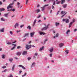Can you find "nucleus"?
<instances>
[{"label":"nucleus","instance_id":"nucleus-32","mask_svg":"<svg viewBox=\"0 0 77 77\" xmlns=\"http://www.w3.org/2000/svg\"><path fill=\"white\" fill-rule=\"evenodd\" d=\"M65 52L67 54H68V53H69V51H68V50H66Z\"/></svg>","mask_w":77,"mask_h":77},{"label":"nucleus","instance_id":"nucleus-50","mask_svg":"<svg viewBox=\"0 0 77 77\" xmlns=\"http://www.w3.org/2000/svg\"><path fill=\"white\" fill-rule=\"evenodd\" d=\"M2 2H0V5H2Z\"/></svg>","mask_w":77,"mask_h":77},{"label":"nucleus","instance_id":"nucleus-16","mask_svg":"<svg viewBox=\"0 0 77 77\" xmlns=\"http://www.w3.org/2000/svg\"><path fill=\"white\" fill-rule=\"evenodd\" d=\"M36 20L35 19L34 20V21L33 23V24H32V26H34V25H35V24H36Z\"/></svg>","mask_w":77,"mask_h":77},{"label":"nucleus","instance_id":"nucleus-29","mask_svg":"<svg viewBox=\"0 0 77 77\" xmlns=\"http://www.w3.org/2000/svg\"><path fill=\"white\" fill-rule=\"evenodd\" d=\"M14 68H15V65H14L13 66V67H12V68L13 71H14Z\"/></svg>","mask_w":77,"mask_h":77},{"label":"nucleus","instance_id":"nucleus-7","mask_svg":"<svg viewBox=\"0 0 77 77\" xmlns=\"http://www.w3.org/2000/svg\"><path fill=\"white\" fill-rule=\"evenodd\" d=\"M39 33L40 35H45V33L44 32H43L40 31L39 32Z\"/></svg>","mask_w":77,"mask_h":77},{"label":"nucleus","instance_id":"nucleus-25","mask_svg":"<svg viewBox=\"0 0 77 77\" xmlns=\"http://www.w3.org/2000/svg\"><path fill=\"white\" fill-rule=\"evenodd\" d=\"M35 63L34 62L32 63V66H31V67L32 68L33 67L32 66H35Z\"/></svg>","mask_w":77,"mask_h":77},{"label":"nucleus","instance_id":"nucleus-20","mask_svg":"<svg viewBox=\"0 0 77 77\" xmlns=\"http://www.w3.org/2000/svg\"><path fill=\"white\" fill-rule=\"evenodd\" d=\"M40 10L39 9H38L37 10H35V11L37 12V13H38L40 11Z\"/></svg>","mask_w":77,"mask_h":77},{"label":"nucleus","instance_id":"nucleus-60","mask_svg":"<svg viewBox=\"0 0 77 77\" xmlns=\"http://www.w3.org/2000/svg\"><path fill=\"white\" fill-rule=\"evenodd\" d=\"M59 3H60L59 2H57V4H59Z\"/></svg>","mask_w":77,"mask_h":77},{"label":"nucleus","instance_id":"nucleus-27","mask_svg":"<svg viewBox=\"0 0 77 77\" xmlns=\"http://www.w3.org/2000/svg\"><path fill=\"white\" fill-rule=\"evenodd\" d=\"M28 29H29V30H31V27L30 26H29L27 27Z\"/></svg>","mask_w":77,"mask_h":77},{"label":"nucleus","instance_id":"nucleus-58","mask_svg":"<svg viewBox=\"0 0 77 77\" xmlns=\"http://www.w3.org/2000/svg\"><path fill=\"white\" fill-rule=\"evenodd\" d=\"M33 59H36V57H35V56L33 57Z\"/></svg>","mask_w":77,"mask_h":77},{"label":"nucleus","instance_id":"nucleus-2","mask_svg":"<svg viewBox=\"0 0 77 77\" xmlns=\"http://www.w3.org/2000/svg\"><path fill=\"white\" fill-rule=\"evenodd\" d=\"M63 21H65V23H68L69 22V19H63Z\"/></svg>","mask_w":77,"mask_h":77},{"label":"nucleus","instance_id":"nucleus-17","mask_svg":"<svg viewBox=\"0 0 77 77\" xmlns=\"http://www.w3.org/2000/svg\"><path fill=\"white\" fill-rule=\"evenodd\" d=\"M18 23H16L14 26L15 28H16V27H18Z\"/></svg>","mask_w":77,"mask_h":77},{"label":"nucleus","instance_id":"nucleus-61","mask_svg":"<svg viewBox=\"0 0 77 77\" xmlns=\"http://www.w3.org/2000/svg\"><path fill=\"white\" fill-rule=\"evenodd\" d=\"M20 3L18 2H17V5H20Z\"/></svg>","mask_w":77,"mask_h":77},{"label":"nucleus","instance_id":"nucleus-62","mask_svg":"<svg viewBox=\"0 0 77 77\" xmlns=\"http://www.w3.org/2000/svg\"><path fill=\"white\" fill-rule=\"evenodd\" d=\"M2 50H3L2 49V48H0V51H2Z\"/></svg>","mask_w":77,"mask_h":77},{"label":"nucleus","instance_id":"nucleus-8","mask_svg":"<svg viewBox=\"0 0 77 77\" xmlns=\"http://www.w3.org/2000/svg\"><path fill=\"white\" fill-rule=\"evenodd\" d=\"M17 55H18V56H20L21 54V52H18L16 53Z\"/></svg>","mask_w":77,"mask_h":77},{"label":"nucleus","instance_id":"nucleus-5","mask_svg":"<svg viewBox=\"0 0 77 77\" xmlns=\"http://www.w3.org/2000/svg\"><path fill=\"white\" fill-rule=\"evenodd\" d=\"M49 26V24H48L46 27H44L42 29V30H46L47 29H48V26Z\"/></svg>","mask_w":77,"mask_h":77},{"label":"nucleus","instance_id":"nucleus-26","mask_svg":"<svg viewBox=\"0 0 77 77\" xmlns=\"http://www.w3.org/2000/svg\"><path fill=\"white\" fill-rule=\"evenodd\" d=\"M0 32H4V28H3L2 29H1Z\"/></svg>","mask_w":77,"mask_h":77},{"label":"nucleus","instance_id":"nucleus-45","mask_svg":"<svg viewBox=\"0 0 77 77\" xmlns=\"http://www.w3.org/2000/svg\"><path fill=\"white\" fill-rule=\"evenodd\" d=\"M56 5V1H54L53 3V5Z\"/></svg>","mask_w":77,"mask_h":77},{"label":"nucleus","instance_id":"nucleus-54","mask_svg":"<svg viewBox=\"0 0 77 77\" xmlns=\"http://www.w3.org/2000/svg\"><path fill=\"white\" fill-rule=\"evenodd\" d=\"M46 41H47V39H45V41L44 42H46Z\"/></svg>","mask_w":77,"mask_h":77},{"label":"nucleus","instance_id":"nucleus-41","mask_svg":"<svg viewBox=\"0 0 77 77\" xmlns=\"http://www.w3.org/2000/svg\"><path fill=\"white\" fill-rule=\"evenodd\" d=\"M2 68H3V69H5L6 68V66H3L2 67Z\"/></svg>","mask_w":77,"mask_h":77},{"label":"nucleus","instance_id":"nucleus-42","mask_svg":"<svg viewBox=\"0 0 77 77\" xmlns=\"http://www.w3.org/2000/svg\"><path fill=\"white\" fill-rule=\"evenodd\" d=\"M28 2H29V0H26V5H27V3Z\"/></svg>","mask_w":77,"mask_h":77},{"label":"nucleus","instance_id":"nucleus-24","mask_svg":"<svg viewBox=\"0 0 77 77\" xmlns=\"http://www.w3.org/2000/svg\"><path fill=\"white\" fill-rule=\"evenodd\" d=\"M61 4H63V3H65V1L64 0H61Z\"/></svg>","mask_w":77,"mask_h":77},{"label":"nucleus","instance_id":"nucleus-28","mask_svg":"<svg viewBox=\"0 0 77 77\" xmlns=\"http://www.w3.org/2000/svg\"><path fill=\"white\" fill-rule=\"evenodd\" d=\"M8 13L4 14V16L5 17H8Z\"/></svg>","mask_w":77,"mask_h":77},{"label":"nucleus","instance_id":"nucleus-44","mask_svg":"<svg viewBox=\"0 0 77 77\" xmlns=\"http://www.w3.org/2000/svg\"><path fill=\"white\" fill-rule=\"evenodd\" d=\"M66 13H65L61 17H64V16H65V15H66Z\"/></svg>","mask_w":77,"mask_h":77},{"label":"nucleus","instance_id":"nucleus-10","mask_svg":"<svg viewBox=\"0 0 77 77\" xmlns=\"http://www.w3.org/2000/svg\"><path fill=\"white\" fill-rule=\"evenodd\" d=\"M34 34H35V32H31L30 34L31 37H33V35H34Z\"/></svg>","mask_w":77,"mask_h":77},{"label":"nucleus","instance_id":"nucleus-36","mask_svg":"<svg viewBox=\"0 0 77 77\" xmlns=\"http://www.w3.org/2000/svg\"><path fill=\"white\" fill-rule=\"evenodd\" d=\"M26 75H27V73H25V74L22 75V77H24V76H26Z\"/></svg>","mask_w":77,"mask_h":77},{"label":"nucleus","instance_id":"nucleus-9","mask_svg":"<svg viewBox=\"0 0 77 77\" xmlns=\"http://www.w3.org/2000/svg\"><path fill=\"white\" fill-rule=\"evenodd\" d=\"M19 67H22V68H23V69H26V68L24 67V66H22L21 65H20L18 66Z\"/></svg>","mask_w":77,"mask_h":77},{"label":"nucleus","instance_id":"nucleus-14","mask_svg":"<svg viewBox=\"0 0 77 77\" xmlns=\"http://www.w3.org/2000/svg\"><path fill=\"white\" fill-rule=\"evenodd\" d=\"M64 44L63 43H61L59 44V46L60 47H63V46L64 45Z\"/></svg>","mask_w":77,"mask_h":77},{"label":"nucleus","instance_id":"nucleus-56","mask_svg":"<svg viewBox=\"0 0 77 77\" xmlns=\"http://www.w3.org/2000/svg\"><path fill=\"white\" fill-rule=\"evenodd\" d=\"M41 21L40 20H39L38 21V23H40V22H41Z\"/></svg>","mask_w":77,"mask_h":77},{"label":"nucleus","instance_id":"nucleus-30","mask_svg":"<svg viewBox=\"0 0 77 77\" xmlns=\"http://www.w3.org/2000/svg\"><path fill=\"white\" fill-rule=\"evenodd\" d=\"M1 20H2V21H5V20L4 19V18L3 17L1 18Z\"/></svg>","mask_w":77,"mask_h":77},{"label":"nucleus","instance_id":"nucleus-15","mask_svg":"<svg viewBox=\"0 0 77 77\" xmlns=\"http://www.w3.org/2000/svg\"><path fill=\"white\" fill-rule=\"evenodd\" d=\"M44 46H42V48H40V49L39 50V51H42V50L44 49Z\"/></svg>","mask_w":77,"mask_h":77},{"label":"nucleus","instance_id":"nucleus-12","mask_svg":"<svg viewBox=\"0 0 77 77\" xmlns=\"http://www.w3.org/2000/svg\"><path fill=\"white\" fill-rule=\"evenodd\" d=\"M59 24H60V23L57 22H55V25L57 27L59 26Z\"/></svg>","mask_w":77,"mask_h":77},{"label":"nucleus","instance_id":"nucleus-13","mask_svg":"<svg viewBox=\"0 0 77 77\" xmlns=\"http://www.w3.org/2000/svg\"><path fill=\"white\" fill-rule=\"evenodd\" d=\"M27 53V51H24L23 53V55H26Z\"/></svg>","mask_w":77,"mask_h":77},{"label":"nucleus","instance_id":"nucleus-34","mask_svg":"<svg viewBox=\"0 0 77 77\" xmlns=\"http://www.w3.org/2000/svg\"><path fill=\"white\" fill-rule=\"evenodd\" d=\"M69 32H70V30L69 29L66 32V34H68V33H69Z\"/></svg>","mask_w":77,"mask_h":77},{"label":"nucleus","instance_id":"nucleus-19","mask_svg":"<svg viewBox=\"0 0 77 77\" xmlns=\"http://www.w3.org/2000/svg\"><path fill=\"white\" fill-rule=\"evenodd\" d=\"M66 14V13L65 11H62L61 13V15H63V14Z\"/></svg>","mask_w":77,"mask_h":77},{"label":"nucleus","instance_id":"nucleus-21","mask_svg":"<svg viewBox=\"0 0 77 77\" xmlns=\"http://www.w3.org/2000/svg\"><path fill=\"white\" fill-rule=\"evenodd\" d=\"M66 6H67V4H64L63 5V8H66Z\"/></svg>","mask_w":77,"mask_h":77},{"label":"nucleus","instance_id":"nucleus-53","mask_svg":"<svg viewBox=\"0 0 77 77\" xmlns=\"http://www.w3.org/2000/svg\"><path fill=\"white\" fill-rule=\"evenodd\" d=\"M59 12H60V11H58V12L57 13V15H58V14H59Z\"/></svg>","mask_w":77,"mask_h":77},{"label":"nucleus","instance_id":"nucleus-23","mask_svg":"<svg viewBox=\"0 0 77 77\" xmlns=\"http://www.w3.org/2000/svg\"><path fill=\"white\" fill-rule=\"evenodd\" d=\"M51 52H53V48H52L50 49L49 50Z\"/></svg>","mask_w":77,"mask_h":77},{"label":"nucleus","instance_id":"nucleus-39","mask_svg":"<svg viewBox=\"0 0 77 77\" xmlns=\"http://www.w3.org/2000/svg\"><path fill=\"white\" fill-rule=\"evenodd\" d=\"M21 48V47L20 46H18L17 47V49H19V48Z\"/></svg>","mask_w":77,"mask_h":77},{"label":"nucleus","instance_id":"nucleus-31","mask_svg":"<svg viewBox=\"0 0 77 77\" xmlns=\"http://www.w3.org/2000/svg\"><path fill=\"white\" fill-rule=\"evenodd\" d=\"M5 9L4 8H2L0 9V11H5Z\"/></svg>","mask_w":77,"mask_h":77},{"label":"nucleus","instance_id":"nucleus-35","mask_svg":"<svg viewBox=\"0 0 77 77\" xmlns=\"http://www.w3.org/2000/svg\"><path fill=\"white\" fill-rule=\"evenodd\" d=\"M2 59H5V55L3 54V55H2Z\"/></svg>","mask_w":77,"mask_h":77},{"label":"nucleus","instance_id":"nucleus-1","mask_svg":"<svg viewBox=\"0 0 77 77\" xmlns=\"http://www.w3.org/2000/svg\"><path fill=\"white\" fill-rule=\"evenodd\" d=\"M14 4V3L12 2L8 6L7 8V9H8L7 11H12V12H15V8H14L13 9H11L9 10V8H12V7L11 6L12 5H13Z\"/></svg>","mask_w":77,"mask_h":77},{"label":"nucleus","instance_id":"nucleus-43","mask_svg":"<svg viewBox=\"0 0 77 77\" xmlns=\"http://www.w3.org/2000/svg\"><path fill=\"white\" fill-rule=\"evenodd\" d=\"M31 59V58H30V57H28V60H30Z\"/></svg>","mask_w":77,"mask_h":77},{"label":"nucleus","instance_id":"nucleus-6","mask_svg":"<svg viewBox=\"0 0 77 77\" xmlns=\"http://www.w3.org/2000/svg\"><path fill=\"white\" fill-rule=\"evenodd\" d=\"M48 6V5H45L43 7H41L42 11H44V10L45 9V6Z\"/></svg>","mask_w":77,"mask_h":77},{"label":"nucleus","instance_id":"nucleus-52","mask_svg":"<svg viewBox=\"0 0 77 77\" xmlns=\"http://www.w3.org/2000/svg\"><path fill=\"white\" fill-rule=\"evenodd\" d=\"M50 57H52V54H50Z\"/></svg>","mask_w":77,"mask_h":77},{"label":"nucleus","instance_id":"nucleus-37","mask_svg":"<svg viewBox=\"0 0 77 77\" xmlns=\"http://www.w3.org/2000/svg\"><path fill=\"white\" fill-rule=\"evenodd\" d=\"M7 71V70L6 69H5L4 71H2V72H6Z\"/></svg>","mask_w":77,"mask_h":77},{"label":"nucleus","instance_id":"nucleus-4","mask_svg":"<svg viewBox=\"0 0 77 77\" xmlns=\"http://www.w3.org/2000/svg\"><path fill=\"white\" fill-rule=\"evenodd\" d=\"M31 47H32V45H27L26 46V50H29V48H31Z\"/></svg>","mask_w":77,"mask_h":77},{"label":"nucleus","instance_id":"nucleus-49","mask_svg":"<svg viewBox=\"0 0 77 77\" xmlns=\"http://www.w3.org/2000/svg\"><path fill=\"white\" fill-rule=\"evenodd\" d=\"M52 9H54V7L53 6V5H52Z\"/></svg>","mask_w":77,"mask_h":77},{"label":"nucleus","instance_id":"nucleus-51","mask_svg":"<svg viewBox=\"0 0 77 77\" xmlns=\"http://www.w3.org/2000/svg\"><path fill=\"white\" fill-rule=\"evenodd\" d=\"M41 17V15H39L38 16L37 18H40Z\"/></svg>","mask_w":77,"mask_h":77},{"label":"nucleus","instance_id":"nucleus-46","mask_svg":"<svg viewBox=\"0 0 77 77\" xmlns=\"http://www.w3.org/2000/svg\"><path fill=\"white\" fill-rule=\"evenodd\" d=\"M35 56H37L38 55V53H35Z\"/></svg>","mask_w":77,"mask_h":77},{"label":"nucleus","instance_id":"nucleus-11","mask_svg":"<svg viewBox=\"0 0 77 77\" xmlns=\"http://www.w3.org/2000/svg\"><path fill=\"white\" fill-rule=\"evenodd\" d=\"M12 45H14V47L11 48V50H14V49L15 48V47L17 46V45H16L13 44H12Z\"/></svg>","mask_w":77,"mask_h":77},{"label":"nucleus","instance_id":"nucleus-40","mask_svg":"<svg viewBox=\"0 0 77 77\" xmlns=\"http://www.w3.org/2000/svg\"><path fill=\"white\" fill-rule=\"evenodd\" d=\"M11 44V43L9 42H8L7 43V44H8V45H10V44Z\"/></svg>","mask_w":77,"mask_h":77},{"label":"nucleus","instance_id":"nucleus-38","mask_svg":"<svg viewBox=\"0 0 77 77\" xmlns=\"http://www.w3.org/2000/svg\"><path fill=\"white\" fill-rule=\"evenodd\" d=\"M10 33L11 35H12L13 34V32H12V31H10Z\"/></svg>","mask_w":77,"mask_h":77},{"label":"nucleus","instance_id":"nucleus-3","mask_svg":"<svg viewBox=\"0 0 77 77\" xmlns=\"http://www.w3.org/2000/svg\"><path fill=\"white\" fill-rule=\"evenodd\" d=\"M75 22V19H73V22H71L69 24V28H70V27L71 26H72V23H74Z\"/></svg>","mask_w":77,"mask_h":77},{"label":"nucleus","instance_id":"nucleus-47","mask_svg":"<svg viewBox=\"0 0 77 77\" xmlns=\"http://www.w3.org/2000/svg\"><path fill=\"white\" fill-rule=\"evenodd\" d=\"M23 27H24V25H22L20 26V28H22Z\"/></svg>","mask_w":77,"mask_h":77},{"label":"nucleus","instance_id":"nucleus-55","mask_svg":"<svg viewBox=\"0 0 77 77\" xmlns=\"http://www.w3.org/2000/svg\"><path fill=\"white\" fill-rule=\"evenodd\" d=\"M76 31H77V29H75L74 30V31L76 32Z\"/></svg>","mask_w":77,"mask_h":77},{"label":"nucleus","instance_id":"nucleus-57","mask_svg":"<svg viewBox=\"0 0 77 77\" xmlns=\"http://www.w3.org/2000/svg\"><path fill=\"white\" fill-rule=\"evenodd\" d=\"M45 60H47V57H45Z\"/></svg>","mask_w":77,"mask_h":77},{"label":"nucleus","instance_id":"nucleus-64","mask_svg":"<svg viewBox=\"0 0 77 77\" xmlns=\"http://www.w3.org/2000/svg\"><path fill=\"white\" fill-rule=\"evenodd\" d=\"M69 19H71V18L70 17V16H69Z\"/></svg>","mask_w":77,"mask_h":77},{"label":"nucleus","instance_id":"nucleus-18","mask_svg":"<svg viewBox=\"0 0 77 77\" xmlns=\"http://www.w3.org/2000/svg\"><path fill=\"white\" fill-rule=\"evenodd\" d=\"M29 35V33H25L23 36L24 38H25V37H26V36H28Z\"/></svg>","mask_w":77,"mask_h":77},{"label":"nucleus","instance_id":"nucleus-59","mask_svg":"<svg viewBox=\"0 0 77 77\" xmlns=\"http://www.w3.org/2000/svg\"><path fill=\"white\" fill-rule=\"evenodd\" d=\"M40 6V5H37V8H39Z\"/></svg>","mask_w":77,"mask_h":77},{"label":"nucleus","instance_id":"nucleus-48","mask_svg":"<svg viewBox=\"0 0 77 77\" xmlns=\"http://www.w3.org/2000/svg\"><path fill=\"white\" fill-rule=\"evenodd\" d=\"M16 42H17V41H15L14 42H13L12 43L13 44H14V43H15Z\"/></svg>","mask_w":77,"mask_h":77},{"label":"nucleus","instance_id":"nucleus-33","mask_svg":"<svg viewBox=\"0 0 77 77\" xmlns=\"http://www.w3.org/2000/svg\"><path fill=\"white\" fill-rule=\"evenodd\" d=\"M9 61H10V62H12V60H13V59L10 58L9 59Z\"/></svg>","mask_w":77,"mask_h":77},{"label":"nucleus","instance_id":"nucleus-22","mask_svg":"<svg viewBox=\"0 0 77 77\" xmlns=\"http://www.w3.org/2000/svg\"><path fill=\"white\" fill-rule=\"evenodd\" d=\"M59 36V34L58 33H57L56 34L55 36H54V38H55V37H58Z\"/></svg>","mask_w":77,"mask_h":77},{"label":"nucleus","instance_id":"nucleus-63","mask_svg":"<svg viewBox=\"0 0 77 77\" xmlns=\"http://www.w3.org/2000/svg\"><path fill=\"white\" fill-rule=\"evenodd\" d=\"M21 72H22V71H19L20 73L21 74Z\"/></svg>","mask_w":77,"mask_h":77}]
</instances>
